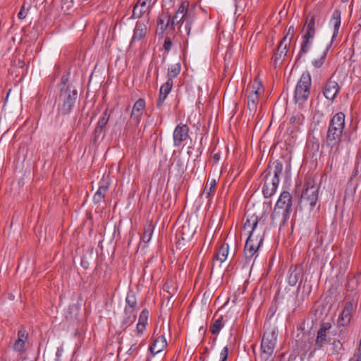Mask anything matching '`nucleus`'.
Returning <instances> with one entry per match:
<instances>
[{"label": "nucleus", "instance_id": "f257e3e1", "mask_svg": "<svg viewBox=\"0 0 361 361\" xmlns=\"http://www.w3.org/2000/svg\"><path fill=\"white\" fill-rule=\"evenodd\" d=\"M344 128L345 114L343 112H338L330 121L325 141L326 146L334 152L338 151Z\"/></svg>", "mask_w": 361, "mask_h": 361}, {"label": "nucleus", "instance_id": "f03ea898", "mask_svg": "<svg viewBox=\"0 0 361 361\" xmlns=\"http://www.w3.org/2000/svg\"><path fill=\"white\" fill-rule=\"evenodd\" d=\"M283 168L282 163L279 161H276L267 171L262 187V192L264 197H270L276 191L280 181L279 176L283 171Z\"/></svg>", "mask_w": 361, "mask_h": 361}, {"label": "nucleus", "instance_id": "7ed1b4c3", "mask_svg": "<svg viewBox=\"0 0 361 361\" xmlns=\"http://www.w3.org/2000/svg\"><path fill=\"white\" fill-rule=\"evenodd\" d=\"M78 97V92L73 86L61 87L58 98L57 116L67 115L72 111Z\"/></svg>", "mask_w": 361, "mask_h": 361}, {"label": "nucleus", "instance_id": "20e7f679", "mask_svg": "<svg viewBox=\"0 0 361 361\" xmlns=\"http://www.w3.org/2000/svg\"><path fill=\"white\" fill-rule=\"evenodd\" d=\"M318 193L319 187L314 180H307L301 195L300 203L304 207H309L310 210H312L318 201Z\"/></svg>", "mask_w": 361, "mask_h": 361}, {"label": "nucleus", "instance_id": "39448f33", "mask_svg": "<svg viewBox=\"0 0 361 361\" xmlns=\"http://www.w3.org/2000/svg\"><path fill=\"white\" fill-rule=\"evenodd\" d=\"M312 80L309 73H303L298 80L295 92L294 99L295 103L303 104L308 98L310 93Z\"/></svg>", "mask_w": 361, "mask_h": 361}, {"label": "nucleus", "instance_id": "423d86ee", "mask_svg": "<svg viewBox=\"0 0 361 361\" xmlns=\"http://www.w3.org/2000/svg\"><path fill=\"white\" fill-rule=\"evenodd\" d=\"M278 332L275 329L264 332L261 343V357L268 360L274 353L277 341Z\"/></svg>", "mask_w": 361, "mask_h": 361}, {"label": "nucleus", "instance_id": "0eeeda50", "mask_svg": "<svg viewBox=\"0 0 361 361\" xmlns=\"http://www.w3.org/2000/svg\"><path fill=\"white\" fill-rule=\"evenodd\" d=\"M262 242V238L258 235H249L244 247V258L245 263L249 265L252 258L257 256L258 250Z\"/></svg>", "mask_w": 361, "mask_h": 361}, {"label": "nucleus", "instance_id": "6e6552de", "mask_svg": "<svg viewBox=\"0 0 361 361\" xmlns=\"http://www.w3.org/2000/svg\"><path fill=\"white\" fill-rule=\"evenodd\" d=\"M356 306L357 304L353 300L347 301L345 303L344 308L338 319V325L339 326H347L349 325Z\"/></svg>", "mask_w": 361, "mask_h": 361}, {"label": "nucleus", "instance_id": "1a4fd4ad", "mask_svg": "<svg viewBox=\"0 0 361 361\" xmlns=\"http://www.w3.org/2000/svg\"><path fill=\"white\" fill-rule=\"evenodd\" d=\"M154 4V1L138 0L133 7L131 18H140L144 14L149 13Z\"/></svg>", "mask_w": 361, "mask_h": 361}, {"label": "nucleus", "instance_id": "9d476101", "mask_svg": "<svg viewBox=\"0 0 361 361\" xmlns=\"http://www.w3.org/2000/svg\"><path fill=\"white\" fill-rule=\"evenodd\" d=\"M189 127L186 124L180 123L173 131V146L178 147L189 138Z\"/></svg>", "mask_w": 361, "mask_h": 361}, {"label": "nucleus", "instance_id": "9b49d317", "mask_svg": "<svg viewBox=\"0 0 361 361\" xmlns=\"http://www.w3.org/2000/svg\"><path fill=\"white\" fill-rule=\"evenodd\" d=\"M189 2L185 1L179 6L178 9L171 18V28L174 29L175 26L178 25L181 21L184 22L189 15L188 13Z\"/></svg>", "mask_w": 361, "mask_h": 361}, {"label": "nucleus", "instance_id": "f8f14e48", "mask_svg": "<svg viewBox=\"0 0 361 361\" xmlns=\"http://www.w3.org/2000/svg\"><path fill=\"white\" fill-rule=\"evenodd\" d=\"M27 331L24 328L19 329L17 334V339L13 343V350L19 355H23L26 351V343L27 341Z\"/></svg>", "mask_w": 361, "mask_h": 361}, {"label": "nucleus", "instance_id": "ddd939ff", "mask_svg": "<svg viewBox=\"0 0 361 361\" xmlns=\"http://www.w3.org/2000/svg\"><path fill=\"white\" fill-rule=\"evenodd\" d=\"M289 212H286L274 207L271 216V224L274 226H283L290 218Z\"/></svg>", "mask_w": 361, "mask_h": 361}, {"label": "nucleus", "instance_id": "4468645a", "mask_svg": "<svg viewBox=\"0 0 361 361\" xmlns=\"http://www.w3.org/2000/svg\"><path fill=\"white\" fill-rule=\"evenodd\" d=\"M292 196L288 191L283 192L279 200H277L275 207L279 208V209L291 212L292 209Z\"/></svg>", "mask_w": 361, "mask_h": 361}, {"label": "nucleus", "instance_id": "2eb2a0df", "mask_svg": "<svg viewBox=\"0 0 361 361\" xmlns=\"http://www.w3.org/2000/svg\"><path fill=\"white\" fill-rule=\"evenodd\" d=\"M145 100L142 98L137 99L133 106L130 114V119L138 124L140 122L141 118L143 114V111L145 109Z\"/></svg>", "mask_w": 361, "mask_h": 361}, {"label": "nucleus", "instance_id": "dca6fc26", "mask_svg": "<svg viewBox=\"0 0 361 361\" xmlns=\"http://www.w3.org/2000/svg\"><path fill=\"white\" fill-rule=\"evenodd\" d=\"M338 92L339 86L338 82L330 79L327 81V82L325 85V87L323 90V94L327 99L333 101L336 97Z\"/></svg>", "mask_w": 361, "mask_h": 361}, {"label": "nucleus", "instance_id": "f3484780", "mask_svg": "<svg viewBox=\"0 0 361 361\" xmlns=\"http://www.w3.org/2000/svg\"><path fill=\"white\" fill-rule=\"evenodd\" d=\"M173 85V80L171 79H167L166 82L161 85L159 90V99L157 102L158 108H160L163 105L164 100L166 99L168 94L170 93L171 90Z\"/></svg>", "mask_w": 361, "mask_h": 361}, {"label": "nucleus", "instance_id": "a211bd4d", "mask_svg": "<svg viewBox=\"0 0 361 361\" xmlns=\"http://www.w3.org/2000/svg\"><path fill=\"white\" fill-rule=\"evenodd\" d=\"M147 31V28L145 23L140 21L137 22L130 43L142 39L146 35Z\"/></svg>", "mask_w": 361, "mask_h": 361}, {"label": "nucleus", "instance_id": "6ab92c4d", "mask_svg": "<svg viewBox=\"0 0 361 361\" xmlns=\"http://www.w3.org/2000/svg\"><path fill=\"white\" fill-rule=\"evenodd\" d=\"M288 47V40L287 39V37H283L278 45L276 52L274 54V61L276 63H277L278 61H281L284 56H286Z\"/></svg>", "mask_w": 361, "mask_h": 361}, {"label": "nucleus", "instance_id": "aec40b11", "mask_svg": "<svg viewBox=\"0 0 361 361\" xmlns=\"http://www.w3.org/2000/svg\"><path fill=\"white\" fill-rule=\"evenodd\" d=\"M109 187V183L104 180H102L99 183V188L93 197V202L95 204L100 203L104 198Z\"/></svg>", "mask_w": 361, "mask_h": 361}, {"label": "nucleus", "instance_id": "412c9836", "mask_svg": "<svg viewBox=\"0 0 361 361\" xmlns=\"http://www.w3.org/2000/svg\"><path fill=\"white\" fill-rule=\"evenodd\" d=\"M195 233V230L190 227V224H185L178 231L179 240L181 239L183 241L188 242L192 239Z\"/></svg>", "mask_w": 361, "mask_h": 361}, {"label": "nucleus", "instance_id": "4be33fe9", "mask_svg": "<svg viewBox=\"0 0 361 361\" xmlns=\"http://www.w3.org/2000/svg\"><path fill=\"white\" fill-rule=\"evenodd\" d=\"M341 11L338 9L334 11L331 20L330 24L334 27V33L332 35L331 42L337 37L338 30L341 25Z\"/></svg>", "mask_w": 361, "mask_h": 361}, {"label": "nucleus", "instance_id": "5701e85b", "mask_svg": "<svg viewBox=\"0 0 361 361\" xmlns=\"http://www.w3.org/2000/svg\"><path fill=\"white\" fill-rule=\"evenodd\" d=\"M331 327V325L329 322L322 324L319 329L317 331V336L316 338V345L319 347H322L324 342L326 340V332Z\"/></svg>", "mask_w": 361, "mask_h": 361}, {"label": "nucleus", "instance_id": "b1692460", "mask_svg": "<svg viewBox=\"0 0 361 361\" xmlns=\"http://www.w3.org/2000/svg\"><path fill=\"white\" fill-rule=\"evenodd\" d=\"M166 345L167 342L164 336H161L154 340L149 347V350L152 355H156L162 351Z\"/></svg>", "mask_w": 361, "mask_h": 361}, {"label": "nucleus", "instance_id": "393cba45", "mask_svg": "<svg viewBox=\"0 0 361 361\" xmlns=\"http://www.w3.org/2000/svg\"><path fill=\"white\" fill-rule=\"evenodd\" d=\"M110 114L111 112L109 111V109H106L103 112L102 116L99 119L97 125L95 128V133H98L99 135L105 130L106 126L109 121Z\"/></svg>", "mask_w": 361, "mask_h": 361}, {"label": "nucleus", "instance_id": "a878e982", "mask_svg": "<svg viewBox=\"0 0 361 361\" xmlns=\"http://www.w3.org/2000/svg\"><path fill=\"white\" fill-rule=\"evenodd\" d=\"M307 29L304 37L314 39L315 35V17L308 16L306 19Z\"/></svg>", "mask_w": 361, "mask_h": 361}, {"label": "nucleus", "instance_id": "bb28decb", "mask_svg": "<svg viewBox=\"0 0 361 361\" xmlns=\"http://www.w3.org/2000/svg\"><path fill=\"white\" fill-rule=\"evenodd\" d=\"M136 319L135 311L125 309L124 310V317L122 321V328L126 329L130 325H131Z\"/></svg>", "mask_w": 361, "mask_h": 361}, {"label": "nucleus", "instance_id": "cd10ccee", "mask_svg": "<svg viewBox=\"0 0 361 361\" xmlns=\"http://www.w3.org/2000/svg\"><path fill=\"white\" fill-rule=\"evenodd\" d=\"M260 93L250 92L247 97V108L251 113H255L257 108Z\"/></svg>", "mask_w": 361, "mask_h": 361}, {"label": "nucleus", "instance_id": "c85d7f7f", "mask_svg": "<svg viewBox=\"0 0 361 361\" xmlns=\"http://www.w3.org/2000/svg\"><path fill=\"white\" fill-rule=\"evenodd\" d=\"M258 222L257 217H251L250 219H247L243 226V229L245 231H247L249 235H255V230L257 228Z\"/></svg>", "mask_w": 361, "mask_h": 361}, {"label": "nucleus", "instance_id": "c756f323", "mask_svg": "<svg viewBox=\"0 0 361 361\" xmlns=\"http://www.w3.org/2000/svg\"><path fill=\"white\" fill-rule=\"evenodd\" d=\"M228 250L229 246L228 244H222L218 252L214 255V259L219 261L220 264H221L227 259Z\"/></svg>", "mask_w": 361, "mask_h": 361}, {"label": "nucleus", "instance_id": "7c9ffc66", "mask_svg": "<svg viewBox=\"0 0 361 361\" xmlns=\"http://www.w3.org/2000/svg\"><path fill=\"white\" fill-rule=\"evenodd\" d=\"M154 225L152 222L147 223L144 227V232L142 235V240L145 243H148L153 234Z\"/></svg>", "mask_w": 361, "mask_h": 361}, {"label": "nucleus", "instance_id": "2f4dec72", "mask_svg": "<svg viewBox=\"0 0 361 361\" xmlns=\"http://www.w3.org/2000/svg\"><path fill=\"white\" fill-rule=\"evenodd\" d=\"M157 25L162 31L166 30L171 27V16L169 14L161 15L158 18Z\"/></svg>", "mask_w": 361, "mask_h": 361}, {"label": "nucleus", "instance_id": "473e14b6", "mask_svg": "<svg viewBox=\"0 0 361 361\" xmlns=\"http://www.w3.org/2000/svg\"><path fill=\"white\" fill-rule=\"evenodd\" d=\"M126 305L125 309H129L135 311V308L137 306V299L135 295L133 292L130 291L126 299Z\"/></svg>", "mask_w": 361, "mask_h": 361}, {"label": "nucleus", "instance_id": "72a5a7b5", "mask_svg": "<svg viewBox=\"0 0 361 361\" xmlns=\"http://www.w3.org/2000/svg\"><path fill=\"white\" fill-rule=\"evenodd\" d=\"M224 326L223 316L216 319L210 326V331L213 335H218Z\"/></svg>", "mask_w": 361, "mask_h": 361}, {"label": "nucleus", "instance_id": "f704fd0d", "mask_svg": "<svg viewBox=\"0 0 361 361\" xmlns=\"http://www.w3.org/2000/svg\"><path fill=\"white\" fill-rule=\"evenodd\" d=\"M180 63L179 62L171 65L168 68V79L173 80V78H176L180 72Z\"/></svg>", "mask_w": 361, "mask_h": 361}, {"label": "nucleus", "instance_id": "c9c22d12", "mask_svg": "<svg viewBox=\"0 0 361 361\" xmlns=\"http://www.w3.org/2000/svg\"><path fill=\"white\" fill-rule=\"evenodd\" d=\"M302 39H302V42L301 44V49H300V51L299 53V56H301L302 54H305L308 52V51L310 50V49L312 46V41H313V39L306 37L304 36H302Z\"/></svg>", "mask_w": 361, "mask_h": 361}, {"label": "nucleus", "instance_id": "e433bc0d", "mask_svg": "<svg viewBox=\"0 0 361 361\" xmlns=\"http://www.w3.org/2000/svg\"><path fill=\"white\" fill-rule=\"evenodd\" d=\"M216 185V181L215 179H212L208 181L205 185L202 195H204L207 198L209 197L212 192L214 191Z\"/></svg>", "mask_w": 361, "mask_h": 361}, {"label": "nucleus", "instance_id": "4c0bfd02", "mask_svg": "<svg viewBox=\"0 0 361 361\" xmlns=\"http://www.w3.org/2000/svg\"><path fill=\"white\" fill-rule=\"evenodd\" d=\"M331 42L324 50L321 57L319 59H317V60H314V61H312V64H313V66L315 68H320L324 64V61H325L326 57L327 51H328L329 47H331Z\"/></svg>", "mask_w": 361, "mask_h": 361}, {"label": "nucleus", "instance_id": "58836bf2", "mask_svg": "<svg viewBox=\"0 0 361 361\" xmlns=\"http://www.w3.org/2000/svg\"><path fill=\"white\" fill-rule=\"evenodd\" d=\"M304 116L300 112L294 113L290 118V122L295 126H299L304 121Z\"/></svg>", "mask_w": 361, "mask_h": 361}, {"label": "nucleus", "instance_id": "ea45409f", "mask_svg": "<svg viewBox=\"0 0 361 361\" xmlns=\"http://www.w3.org/2000/svg\"><path fill=\"white\" fill-rule=\"evenodd\" d=\"M193 21H194V17L192 15H189V16H188L186 20L184 21L185 22L184 30L188 36L190 35L191 27H192V24Z\"/></svg>", "mask_w": 361, "mask_h": 361}, {"label": "nucleus", "instance_id": "a19ab883", "mask_svg": "<svg viewBox=\"0 0 361 361\" xmlns=\"http://www.w3.org/2000/svg\"><path fill=\"white\" fill-rule=\"evenodd\" d=\"M149 312L147 310H143L139 317L138 323L145 325L148 319Z\"/></svg>", "mask_w": 361, "mask_h": 361}, {"label": "nucleus", "instance_id": "79ce46f5", "mask_svg": "<svg viewBox=\"0 0 361 361\" xmlns=\"http://www.w3.org/2000/svg\"><path fill=\"white\" fill-rule=\"evenodd\" d=\"M262 87L261 82L259 81L257 79H255L252 85V90L250 92H255L256 93H260L259 90Z\"/></svg>", "mask_w": 361, "mask_h": 361}, {"label": "nucleus", "instance_id": "37998d69", "mask_svg": "<svg viewBox=\"0 0 361 361\" xmlns=\"http://www.w3.org/2000/svg\"><path fill=\"white\" fill-rule=\"evenodd\" d=\"M228 347H224L220 353V360L226 361L228 358Z\"/></svg>", "mask_w": 361, "mask_h": 361}, {"label": "nucleus", "instance_id": "c03bdc74", "mask_svg": "<svg viewBox=\"0 0 361 361\" xmlns=\"http://www.w3.org/2000/svg\"><path fill=\"white\" fill-rule=\"evenodd\" d=\"M172 47V42L169 37H166L164 42V49L169 51Z\"/></svg>", "mask_w": 361, "mask_h": 361}, {"label": "nucleus", "instance_id": "a18cd8bd", "mask_svg": "<svg viewBox=\"0 0 361 361\" xmlns=\"http://www.w3.org/2000/svg\"><path fill=\"white\" fill-rule=\"evenodd\" d=\"M294 34V27L290 26L288 30V32L285 37H287V39L288 40V44H290V39L293 37Z\"/></svg>", "mask_w": 361, "mask_h": 361}, {"label": "nucleus", "instance_id": "49530a36", "mask_svg": "<svg viewBox=\"0 0 361 361\" xmlns=\"http://www.w3.org/2000/svg\"><path fill=\"white\" fill-rule=\"evenodd\" d=\"M27 12L25 9V6H22L20 12L18 13V18L20 20H23L25 18Z\"/></svg>", "mask_w": 361, "mask_h": 361}, {"label": "nucleus", "instance_id": "de8ad7c7", "mask_svg": "<svg viewBox=\"0 0 361 361\" xmlns=\"http://www.w3.org/2000/svg\"><path fill=\"white\" fill-rule=\"evenodd\" d=\"M136 329H137V334H142V332L145 329V325H143V324L137 323V326H136Z\"/></svg>", "mask_w": 361, "mask_h": 361}, {"label": "nucleus", "instance_id": "09e8293b", "mask_svg": "<svg viewBox=\"0 0 361 361\" xmlns=\"http://www.w3.org/2000/svg\"><path fill=\"white\" fill-rule=\"evenodd\" d=\"M67 81H68V78H66L65 76H63V77L61 78V87H63V85H65L66 86H68V85H66Z\"/></svg>", "mask_w": 361, "mask_h": 361}, {"label": "nucleus", "instance_id": "8fccbe9b", "mask_svg": "<svg viewBox=\"0 0 361 361\" xmlns=\"http://www.w3.org/2000/svg\"><path fill=\"white\" fill-rule=\"evenodd\" d=\"M214 159L216 160V161H219V159H220V154L219 153H216L214 155Z\"/></svg>", "mask_w": 361, "mask_h": 361}, {"label": "nucleus", "instance_id": "3c124183", "mask_svg": "<svg viewBox=\"0 0 361 361\" xmlns=\"http://www.w3.org/2000/svg\"><path fill=\"white\" fill-rule=\"evenodd\" d=\"M294 360H295V359L289 358V359L288 360V361H294Z\"/></svg>", "mask_w": 361, "mask_h": 361}, {"label": "nucleus", "instance_id": "603ef678", "mask_svg": "<svg viewBox=\"0 0 361 361\" xmlns=\"http://www.w3.org/2000/svg\"><path fill=\"white\" fill-rule=\"evenodd\" d=\"M341 1H342V2H347V1H348L349 0H341Z\"/></svg>", "mask_w": 361, "mask_h": 361}]
</instances>
